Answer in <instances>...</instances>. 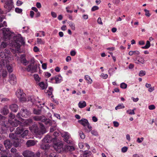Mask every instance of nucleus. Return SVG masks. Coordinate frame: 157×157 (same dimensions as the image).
Instances as JSON below:
<instances>
[{
  "label": "nucleus",
  "instance_id": "nucleus-1",
  "mask_svg": "<svg viewBox=\"0 0 157 157\" xmlns=\"http://www.w3.org/2000/svg\"><path fill=\"white\" fill-rule=\"evenodd\" d=\"M0 57L1 58H5V59H3L1 62H0V66H5L7 68L8 71L9 73L12 72L13 69L11 66L9 65V60L10 59L11 54L10 51L8 49L5 50L4 52H0Z\"/></svg>",
  "mask_w": 157,
  "mask_h": 157
},
{
  "label": "nucleus",
  "instance_id": "nucleus-2",
  "mask_svg": "<svg viewBox=\"0 0 157 157\" xmlns=\"http://www.w3.org/2000/svg\"><path fill=\"white\" fill-rule=\"evenodd\" d=\"M39 124H40V130H39L36 124H33L32 126L29 127V129L32 132H33L36 134L43 135L46 132V128L42 124L39 122Z\"/></svg>",
  "mask_w": 157,
  "mask_h": 157
},
{
  "label": "nucleus",
  "instance_id": "nucleus-3",
  "mask_svg": "<svg viewBox=\"0 0 157 157\" xmlns=\"http://www.w3.org/2000/svg\"><path fill=\"white\" fill-rule=\"evenodd\" d=\"M3 39L5 41L10 40L12 39L14 36L13 33L10 31L8 28H4L2 29Z\"/></svg>",
  "mask_w": 157,
  "mask_h": 157
},
{
  "label": "nucleus",
  "instance_id": "nucleus-4",
  "mask_svg": "<svg viewBox=\"0 0 157 157\" xmlns=\"http://www.w3.org/2000/svg\"><path fill=\"white\" fill-rule=\"evenodd\" d=\"M33 119L36 121H40L44 122L46 124L51 125L52 124V121L50 119L47 118L44 116H36L33 117Z\"/></svg>",
  "mask_w": 157,
  "mask_h": 157
},
{
  "label": "nucleus",
  "instance_id": "nucleus-5",
  "mask_svg": "<svg viewBox=\"0 0 157 157\" xmlns=\"http://www.w3.org/2000/svg\"><path fill=\"white\" fill-rule=\"evenodd\" d=\"M5 2L4 7L6 10L8 12L10 11L14 7L13 2L12 0H2L1 2L2 3Z\"/></svg>",
  "mask_w": 157,
  "mask_h": 157
},
{
  "label": "nucleus",
  "instance_id": "nucleus-6",
  "mask_svg": "<svg viewBox=\"0 0 157 157\" xmlns=\"http://www.w3.org/2000/svg\"><path fill=\"white\" fill-rule=\"evenodd\" d=\"M11 41L14 42L17 46L20 45V43L22 44H24L25 43L23 37L20 34H19L17 36L14 35Z\"/></svg>",
  "mask_w": 157,
  "mask_h": 157
},
{
  "label": "nucleus",
  "instance_id": "nucleus-7",
  "mask_svg": "<svg viewBox=\"0 0 157 157\" xmlns=\"http://www.w3.org/2000/svg\"><path fill=\"white\" fill-rule=\"evenodd\" d=\"M17 97L18 98L20 101L21 102H24L27 101L26 98V94L21 90H18L16 93Z\"/></svg>",
  "mask_w": 157,
  "mask_h": 157
},
{
  "label": "nucleus",
  "instance_id": "nucleus-8",
  "mask_svg": "<svg viewBox=\"0 0 157 157\" xmlns=\"http://www.w3.org/2000/svg\"><path fill=\"white\" fill-rule=\"evenodd\" d=\"M62 80L63 79L61 76L59 75H58L51 78L50 82L52 83L57 84L61 82Z\"/></svg>",
  "mask_w": 157,
  "mask_h": 157
},
{
  "label": "nucleus",
  "instance_id": "nucleus-9",
  "mask_svg": "<svg viewBox=\"0 0 157 157\" xmlns=\"http://www.w3.org/2000/svg\"><path fill=\"white\" fill-rule=\"evenodd\" d=\"M38 65L36 64L34 65L29 64L26 68L27 71L31 73H35L37 72Z\"/></svg>",
  "mask_w": 157,
  "mask_h": 157
},
{
  "label": "nucleus",
  "instance_id": "nucleus-10",
  "mask_svg": "<svg viewBox=\"0 0 157 157\" xmlns=\"http://www.w3.org/2000/svg\"><path fill=\"white\" fill-rule=\"evenodd\" d=\"M43 141L46 143H50L52 142H55L56 141V137L52 138L49 135H46L43 140Z\"/></svg>",
  "mask_w": 157,
  "mask_h": 157
},
{
  "label": "nucleus",
  "instance_id": "nucleus-11",
  "mask_svg": "<svg viewBox=\"0 0 157 157\" xmlns=\"http://www.w3.org/2000/svg\"><path fill=\"white\" fill-rule=\"evenodd\" d=\"M20 112L21 115L23 117H28L31 114L30 111L25 108L22 109Z\"/></svg>",
  "mask_w": 157,
  "mask_h": 157
},
{
  "label": "nucleus",
  "instance_id": "nucleus-12",
  "mask_svg": "<svg viewBox=\"0 0 157 157\" xmlns=\"http://www.w3.org/2000/svg\"><path fill=\"white\" fill-rule=\"evenodd\" d=\"M61 136L62 137H64V140L67 143L69 144H72V142L69 140L70 138L69 134L67 132H64L61 134Z\"/></svg>",
  "mask_w": 157,
  "mask_h": 157
},
{
  "label": "nucleus",
  "instance_id": "nucleus-13",
  "mask_svg": "<svg viewBox=\"0 0 157 157\" xmlns=\"http://www.w3.org/2000/svg\"><path fill=\"white\" fill-rule=\"evenodd\" d=\"M53 147L54 149L58 153H60L63 150V144L61 143H55Z\"/></svg>",
  "mask_w": 157,
  "mask_h": 157
},
{
  "label": "nucleus",
  "instance_id": "nucleus-14",
  "mask_svg": "<svg viewBox=\"0 0 157 157\" xmlns=\"http://www.w3.org/2000/svg\"><path fill=\"white\" fill-rule=\"evenodd\" d=\"M9 82L13 85H14L17 83L16 77L13 74L9 75Z\"/></svg>",
  "mask_w": 157,
  "mask_h": 157
},
{
  "label": "nucleus",
  "instance_id": "nucleus-15",
  "mask_svg": "<svg viewBox=\"0 0 157 157\" xmlns=\"http://www.w3.org/2000/svg\"><path fill=\"white\" fill-rule=\"evenodd\" d=\"M20 60L21 63L25 66H26L29 63V61L26 59L24 55H21L20 57Z\"/></svg>",
  "mask_w": 157,
  "mask_h": 157
},
{
  "label": "nucleus",
  "instance_id": "nucleus-16",
  "mask_svg": "<svg viewBox=\"0 0 157 157\" xmlns=\"http://www.w3.org/2000/svg\"><path fill=\"white\" fill-rule=\"evenodd\" d=\"M22 155L24 157H33L34 153L29 151L26 150L23 152Z\"/></svg>",
  "mask_w": 157,
  "mask_h": 157
},
{
  "label": "nucleus",
  "instance_id": "nucleus-17",
  "mask_svg": "<svg viewBox=\"0 0 157 157\" xmlns=\"http://www.w3.org/2000/svg\"><path fill=\"white\" fill-rule=\"evenodd\" d=\"M4 144L7 149H10L13 145V142H11L9 140H5Z\"/></svg>",
  "mask_w": 157,
  "mask_h": 157
},
{
  "label": "nucleus",
  "instance_id": "nucleus-18",
  "mask_svg": "<svg viewBox=\"0 0 157 157\" xmlns=\"http://www.w3.org/2000/svg\"><path fill=\"white\" fill-rule=\"evenodd\" d=\"M135 60L137 61L138 62H136V63L137 64H138L139 63H140L143 64L145 63V60L144 58L140 56H137Z\"/></svg>",
  "mask_w": 157,
  "mask_h": 157
},
{
  "label": "nucleus",
  "instance_id": "nucleus-19",
  "mask_svg": "<svg viewBox=\"0 0 157 157\" xmlns=\"http://www.w3.org/2000/svg\"><path fill=\"white\" fill-rule=\"evenodd\" d=\"M78 122L84 127L86 126L89 122L85 118H82L81 120H78Z\"/></svg>",
  "mask_w": 157,
  "mask_h": 157
},
{
  "label": "nucleus",
  "instance_id": "nucleus-20",
  "mask_svg": "<svg viewBox=\"0 0 157 157\" xmlns=\"http://www.w3.org/2000/svg\"><path fill=\"white\" fill-rule=\"evenodd\" d=\"M10 108L12 111L16 112L18 109V106L16 104H13L10 105Z\"/></svg>",
  "mask_w": 157,
  "mask_h": 157
},
{
  "label": "nucleus",
  "instance_id": "nucleus-21",
  "mask_svg": "<svg viewBox=\"0 0 157 157\" xmlns=\"http://www.w3.org/2000/svg\"><path fill=\"white\" fill-rule=\"evenodd\" d=\"M24 130V129L21 126L17 127L15 131V133L17 135H20Z\"/></svg>",
  "mask_w": 157,
  "mask_h": 157
},
{
  "label": "nucleus",
  "instance_id": "nucleus-22",
  "mask_svg": "<svg viewBox=\"0 0 157 157\" xmlns=\"http://www.w3.org/2000/svg\"><path fill=\"white\" fill-rule=\"evenodd\" d=\"M36 143V142L34 140H29L27 141L26 145L28 147H29L34 145Z\"/></svg>",
  "mask_w": 157,
  "mask_h": 157
},
{
  "label": "nucleus",
  "instance_id": "nucleus-23",
  "mask_svg": "<svg viewBox=\"0 0 157 157\" xmlns=\"http://www.w3.org/2000/svg\"><path fill=\"white\" fill-rule=\"evenodd\" d=\"M15 121H12L11 123V124L12 126L17 127L18 125L21 124V122L19 120L16 121L15 120Z\"/></svg>",
  "mask_w": 157,
  "mask_h": 157
},
{
  "label": "nucleus",
  "instance_id": "nucleus-24",
  "mask_svg": "<svg viewBox=\"0 0 157 157\" xmlns=\"http://www.w3.org/2000/svg\"><path fill=\"white\" fill-rule=\"evenodd\" d=\"M78 107L80 108H82L86 106V103L85 101H80L78 104Z\"/></svg>",
  "mask_w": 157,
  "mask_h": 157
},
{
  "label": "nucleus",
  "instance_id": "nucleus-25",
  "mask_svg": "<svg viewBox=\"0 0 157 157\" xmlns=\"http://www.w3.org/2000/svg\"><path fill=\"white\" fill-rule=\"evenodd\" d=\"M29 131L28 130H24L23 132L20 134V136L22 138H24L28 134Z\"/></svg>",
  "mask_w": 157,
  "mask_h": 157
},
{
  "label": "nucleus",
  "instance_id": "nucleus-26",
  "mask_svg": "<svg viewBox=\"0 0 157 157\" xmlns=\"http://www.w3.org/2000/svg\"><path fill=\"white\" fill-rule=\"evenodd\" d=\"M91 153L90 151H85L83 154V157H89L91 155Z\"/></svg>",
  "mask_w": 157,
  "mask_h": 157
},
{
  "label": "nucleus",
  "instance_id": "nucleus-27",
  "mask_svg": "<svg viewBox=\"0 0 157 157\" xmlns=\"http://www.w3.org/2000/svg\"><path fill=\"white\" fill-rule=\"evenodd\" d=\"M39 86L42 90L47 88V86L45 84L44 82H42L39 83Z\"/></svg>",
  "mask_w": 157,
  "mask_h": 157
},
{
  "label": "nucleus",
  "instance_id": "nucleus-28",
  "mask_svg": "<svg viewBox=\"0 0 157 157\" xmlns=\"http://www.w3.org/2000/svg\"><path fill=\"white\" fill-rule=\"evenodd\" d=\"M1 113L3 115H6L9 113L8 109L6 107H4L2 109Z\"/></svg>",
  "mask_w": 157,
  "mask_h": 157
},
{
  "label": "nucleus",
  "instance_id": "nucleus-29",
  "mask_svg": "<svg viewBox=\"0 0 157 157\" xmlns=\"http://www.w3.org/2000/svg\"><path fill=\"white\" fill-rule=\"evenodd\" d=\"M16 134L14 133H10L9 134V137L11 139H14V140H18L17 137H16Z\"/></svg>",
  "mask_w": 157,
  "mask_h": 157
},
{
  "label": "nucleus",
  "instance_id": "nucleus-30",
  "mask_svg": "<svg viewBox=\"0 0 157 157\" xmlns=\"http://www.w3.org/2000/svg\"><path fill=\"white\" fill-rule=\"evenodd\" d=\"M86 126H87V129L86 128L85 130L87 132H89L90 131H91L92 130V127L90 125L89 122L87 124Z\"/></svg>",
  "mask_w": 157,
  "mask_h": 157
},
{
  "label": "nucleus",
  "instance_id": "nucleus-31",
  "mask_svg": "<svg viewBox=\"0 0 157 157\" xmlns=\"http://www.w3.org/2000/svg\"><path fill=\"white\" fill-rule=\"evenodd\" d=\"M10 151L12 153L16 154V156L17 157L19 155V153L17 152V150L15 147L12 148L10 150Z\"/></svg>",
  "mask_w": 157,
  "mask_h": 157
},
{
  "label": "nucleus",
  "instance_id": "nucleus-32",
  "mask_svg": "<svg viewBox=\"0 0 157 157\" xmlns=\"http://www.w3.org/2000/svg\"><path fill=\"white\" fill-rule=\"evenodd\" d=\"M85 78L86 80L88 81L87 82L88 83L91 84L92 83V80L89 76L88 75H85Z\"/></svg>",
  "mask_w": 157,
  "mask_h": 157
},
{
  "label": "nucleus",
  "instance_id": "nucleus-33",
  "mask_svg": "<svg viewBox=\"0 0 157 157\" xmlns=\"http://www.w3.org/2000/svg\"><path fill=\"white\" fill-rule=\"evenodd\" d=\"M49 147V145L47 144H43L40 146L41 148L43 150H46Z\"/></svg>",
  "mask_w": 157,
  "mask_h": 157
},
{
  "label": "nucleus",
  "instance_id": "nucleus-34",
  "mask_svg": "<svg viewBox=\"0 0 157 157\" xmlns=\"http://www.w3.org/2000/svg\"><path fill=\"white\" fill-rule=\"evenodd\" d=\"M17 140H18V139ZM13 146L16 147H20L21 146V144L18 140L17 141H14L13 143Z\"/></svg>",
  "mask_w": 157,
  "mask_h": 157
},
{
  "label": "nucleus",
  "instance_id": "nucleus-35",
  "mask_svg": "<svg viewBox=\"0 0 157 157\" xmlns=\"http://www.w3.org/2000/svg\"><path fill=\"white\" fill-rule=\"evenodd\" d=\"M150 43L149 41L147 40L146 45L142 47L141 48L143 49H147L150 47Z\"/></svg>",
  "mask_w": 157,
  "mask_h": 157
},
{
  "label": "nucleus",
  "instance_id": "nucleus-36",
  "mask_svg": "<svg viewBox=\"0 0 157 157\" xmlns=\"http://www.w3.org/2000/svg\"><path fill=\"white\" fill-rule=\"evenodd\" d=\"M66 149L67 150L72 151H74L75 149L74 147L72 146H70L69 145L67 146L66 147Z\"/></svg>",
  "mask_w": 157,
  "mask_h": 157
},
{
  "label": "nucleus",
  "instance_id": "nucleus-37",
  "mask_svg": "<svg viewBox=\"0 0 157 157\" xmlns=\"http://www.w3.org/2000/svg\"><path fill=\"white\" fill-rule=\"evenodd\" d=\"M53 90V88L52 87H48V90H47V92L49 96L51 95L52 94V91Z\"/></svg>",
  "mask_w": 157,
  "mask_h": 157
},
{
  "label": "nucleus",
  "instance_id": "nucleus-38",
  "mask_svg": "<svg viewBox=\"0 0 157 157\" xmlns=\"http://www.w3.org/2000/svg\"><path fill=\"white\" fill-rule=\"evenodd\" d=\"M41 110L39 109H34L33 110V113L36 115H39L40 114Z\"/></svg>",
  "mask_w": 157,
  "mask_h": 157
},
{
  "label": "nucleus",
  "instance_id": "nucleus-39",
  "mask_svg": "<svg viewBox=\"0 0 157 157\" xmlns=\"http://www.w3.org/2000/svg\"><path fill=\"white\" fill-rule=\"evenodd\" d=\"M33 120L31 118L27 119L25 121L26 124L28 125H29L30 124H31L33 123Z\"/></svg>",
  "mask_w": 157,
  "mask_h": 157
},
{
  "label": "nucleus",
  "instance_id": "nucleus-40",
  "mask_svg": "<svg viewBox=\"0 0 157 157\" xmlns=\"http://www.w3.org/2000/svg\"><path fill=\"white\" fill-rule=\"evenodd\" d=\"M37 43L41 44H44L45 43V42L44 41H43L42 39L39 38H37Z\"/></svg>",
  "mask_w": 157,
  "mask_h": 157
},
{
  "label": "nucleus",
  "instance_id": "nucleus-41",
  "mask_svg": "<svg viewBox=\"0 0 157 157\" xmlns=\"http://www.w3.org/2000/svg\"><path fill=\"white\" fill-rule=\"evenodd\" d=\"M34 77L35 80L38 82L40 81V78L39 77L38 75L35 74L34 75Z\"/></svg>",
  "mask_w": 157,
  "mask_h": 157
},
{
  "label": "nucleus",
  "instance_id": "nucleus-42",
  "mask_svg": "<svg viewBox=\"0 0 157 157\" xmlns=\"http://www.w3.org/2000/svg\"><path fill=\"white\" fill-rule=\"evenodd\" d=\"M127 85L124 82H122L120 84V87L122 89H126L127 88Z\"/></svg>",
  "mask_w": 157,
  "mask_h": 157
},
{
  "label": "nucleus",
  "instance_id": "nucleus-43",
  "mask_svg": "<svg viewBox=\"0 0 157 157\" xmlns=\"http://www.w3.org/2000/svg\"><path fill=\"white\" fill-rule=\"evenodd\" d=\"M78 133L81 138L82 139H84L85 136L83 132L81 131H79Z\"/></svg>",
  "mask_w": 157,
  "mask_h": 157
},
{
  "label": "nucleus",
  "instance_id": "nucleus-44",
  "mask_svg": "<svg viewBox=\"0 0 157 157\" xmlns=\"http://www.w3.org/2000/svg\"><path fill=\"white\" fill-rule=\"evenodd\" d=\"M124 108V106L123 105V104L122 105H119L115 107V109L116 110H117L118 109Z\"/></svg>",
  "mask_w": 157,
  "mask_h": 157
},
{
  "label": "nucleus",
  "instance_id": "nucleus-45",
  "mask_svg": "<svg viewBox=\"0 0 157 157\" xmlns=\"http://www.w3.org/2000/svg\"><path fill=\"white\" fill-rule=\"evenodd\" d=\"M146 74V72L145 71L141 70L140 71L139 73V75L142 77L144 75H145Z\"/></svg>",
  "mask_w": 157,
  "mask_h": 157
},
{
  "label": "nucleus",
  "instance_id": "nucleus-46",
  "mask_svg": "<svg viewBox=\"0 0 157 157\" xmlns=\"http://www.w3.org/2000/svg\"><path fill=\"white\" fill-rule=\"evenodd\" d=\"M7 72L6 71L3 70L2 71V76L3 78L6 77L7 75Z\"/></svg>",
  "mask_w": 157,
  "mask_h": 157
},
{
  "label": "nucleus",
  "instance_id": "nucleus-47",
  "mask_svg": "<svg viewBox=\"0 0 157 157\" xmlns=\"http://www.w3.org/2000/svg\"><path fill=\"white\" fill-rule=\"evenodd\" d=\"M22 10L21 9L18 8H16L15 9V11L16 12L18 13H21L22 12Z\"/></svg>",
  "mask_w": 157,
  "mask_h": 157
},
{
  "label": "nucleus",
  "instance_id": "nucleus-48",
  "mask_svg": "<svg viewBox=\"0 0 157 157\" xmlns=\"http://www.w3.org/2000/svg\"><path fill=\"white\" fill-rule=\"evenodd\" d=\"M69 25L72 30H74L75 29V27L74 24L71 22L70 23Z\"/></svg>",
  "mask_w": 157,
  "mask_h": 157
},
{
  "label": "nucleus",
  "instance_id": "nucleus-49",
  "mask_svg": "<svg viewBox=\"0 0 157 157\" xmlns=\"http://www.w3.org/2000/svg\"><path fill=\"white\" fill-rule=\"evenodd\" d=\"M144 11L145 12V15L148 17H149L151 15L150 13H149V11L147 10L144 9Z\"/></svg>",
  "mask_w": 157,
  "mask_h": 157
},
{
  "label": "nucleus",
  "instance_id": "nucleus-50",
  "mask_svg": "<svg viewBox=\"0 0 157 157\" xmlns=\"http://www.w3.org/2000/svg\"><path fill=\"white\" fill-rule=\"evenodd\" d=\"M40 153L39 151H37L35 154L34 153L33 157H40Z\"/></svg>",
  "mask_w": 157,
  "mask_h": 157
},
{
  "label": "nucleus",
  "instance_id": "nucleus-51",
  "mask_svg": "<svg viewBox=\"0 0 157 157\" xmlns=\"http://www.w3.org/2000/svg\"><path fill=\"white\" fill-rule=\"evenodd\" d=\"M27 99L28 101H30L32 103H33L34 102V99L31 96H28Z\"/></svg>",
  "mask_w": 157,
  "mask_h": 157
},
{
  "label": "nucleus",
  "instance_id": "nucleus-52",
  "mask_svg": "<svg viewBox=\"0 0 157 157\" xmlns=\"http://www.w3.org/2000/svg\"><path fill=\"white\" fill-rule=\"evenodd\" d=\"M99 9V7L97 6H94L91 8V10L92 11H94L97 10Z\"/></svg>",
  "mask_w": 157,
  "mask_h": 157
},
{
  "label": "nucleus",
  "instance_id": "nucleus-53",
  "mask_svg": "<svg viewBox=\"0 0 157 157\" xmlns=\"http://www.w3.org/2000/svg\"><path fill=\"white\" fill-rule=\"evenodd\" d=\"M148 109L150 110H152L155 109V106L154 105H151L148 106Z\"/></svg>",
  "mask_w": 157,
  "mask_h": 157
},
{
  "label": "nucleus",
  "instance_id": "nucleus-54",
  "mask_svg": "<svg viewBox=\"0 0 157 157\" xmlns=\"http://www.w3.org/2000/svg\"><path fill=\"white\" fill-rule=\"evenodd\" d=\"M128 150V147H124L121 149L122 152H125Z\"/></svg>",
  "mask_w": 157,
  "mask_h": 157
},
{
  "label": "nucleus",
  "instance_id": "nucleus-55",
  "mask_svg": "<svg viewBox=\"0 0 157 157\" xmlns=\"http://www.w3.org/2000/svg\"><path fill=\"white\" fill-rule=\"evenodd\" d=\"M56 126H52V127H51L50 129V132H53L56 130Z\"/></svg>",
  "mask_w": 157,
  "mask_h": 157
},
{
  "label": "nucleus",
  "instance_id": "nucleus-56",
  "mask_svg": "<svg viewBox=\"0 0 157 157\" xmlns=\"http://www.w3.org/2000/svg\"><path fill=\"white\" fill-rule=\"evenodd\" d=\"M115 71L113 68L109 69L108 72L110 74V75L113 74V73Z\"/></svg>",
  "mask_w": 157,
  "mask_h": 157
},
{
  "label": "nucleus",
  "instance_id": "nucleus-57",
  "mask_svg": "<svg viewBox=\"0 0 157 157\" xmlns=\"http://www.w3.org/2000/svg\"><path fill=\"white\" fill-rule=\"evenodd\" d=\"M35 63V59L33 58H32L30 61V64L34 65Z\"/></svg>",
  "mask_w": 157,
  "mask_h": 157
},
{
  "label": "nucleus",
  "instance_id": "nucleus-58",
  "mask_svg": "<svg viewBox=\"0 0 157 157\" xmlns=\"http://www.w3.org/2000/svg\"><path fill=\"white\" fill-rule=\"evenodd\" d=\"M101 76L103 78L105 79L108 78V75L107 74H105L104 73H102Z\"/></svg>",
  "mask_w": 157,
  "mask_h": 157
},
{
  "label": "nucleus",
  "instance_id": "nucleus-59",
  "mask_svg": "<svg viewBox=\"0 0 157 157\" xmlns=\"http://www.w3.org/2000/svg\"><path fill=\"white\" fill-rule=\"evenodd\" d=\"M54 136H55V137L56 138V140H57V137L59 136V133L58 132H55L53 134Z\"/></svg>",
  "mask_w": 157,
  "mask_h": 157
},
{
  "label": "nucleus",
  "instance_id": "nucleus-60",
  "mask_svg": "<svg viewBox=\"0 0 157 157\" xmlns=\"http://www.w3.org/2000/svg\"><path fill=\"white\" fill-rule=\"evenodd\" d=\"M144 138L143 137H141L140 139L138 138L137 139V141L139 143H141L144 140Z\"/></svg>",
  "mask_w": 157,
  "mask_h": 157
},
{
  "label": "nucleus",
  "instance_id": "nucleus-61",
  "mask_svg": "<svg viewBox=\"0 0 157 157\" xmlns=\"http://www.w3.org/2000/svg\"><path fill=\"white\" fill-rule=\"evenodd\" d=\"M7 45V44L5 42H2L1 44V46L3 48H6Z\"/></svg>",
  "mask_w": 157,
  "mask_h": 157
},
{
  "label": "nucleus",
  "instance_id": "nucleus-62",
  "mask_svg": "<svg viewBox=\"0 0 157 157\" xmlns=\"http://www.w3.org/2000/svg\"><path fill=\"white\" fill-rule=\"evenodd\" d=\"M91 133L93 135L95 136H97L98 135L97 132L96 131L94 130L91 131Z\"/></svg>",
  "mask_w": 157,
  "mask_h": 157
},
{
  "label": "nucleus",
  "instance_id": "nucleus-63",
  "mask_svg": "<svg viewBox=\"0 0 157 157\" xmlns=\"http://www.w3.org/2000/svg\"><path fill=\"white\" fill-rule=\"evenodd\" d=\"M113 124H114V126L115 127H117L119 125V123L117 121H113Z\"/></svg>",
  "mask_w": 157,
  "mask_h": 157
},
{
  "label": "nucleus",
  "instance_id": "nucleus-64",
  "mask_svg": "<svg viewBox=\"0 0 157 157\" xmlns=\"http://www.w3.org/2000/svg\"><path fill=\"white\" fill-rule=\"evenodd\" d=\"M76 52L74 50H72L70 52V54L71 56H74L76 55Z\"/></svg>",
  "mask_w": 157,
  "mask_h": 157
}]
</instances>
